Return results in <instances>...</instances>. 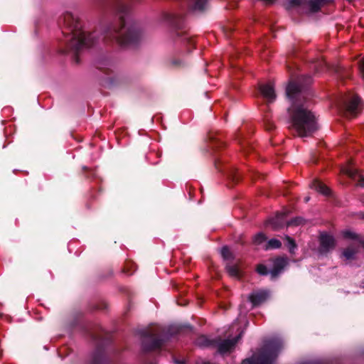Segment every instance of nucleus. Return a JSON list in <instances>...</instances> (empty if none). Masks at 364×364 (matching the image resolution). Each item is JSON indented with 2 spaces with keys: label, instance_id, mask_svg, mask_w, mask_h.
I'll return each mask as SVG.
<instances>
[{
  "label": "nucleus",
  "instance_id": "1",
  "mask_svg": "<svg viewBox=\"0 0 364 364\" xmlns=\"http://www.w3.org/2000/svg\"><path fill=\"white\" fill-rule=\"evenodd\" d=\"M311 82L309 76L291 80L286 87V95L291 102L288 108L290 129L301 137L309 136L317 129V119L306 101V85Z\"/></svg>",
  "mask_w": 364,
  "mask_h": 364
},
{
  "label": "nucleus",
  "instance_id": "2",
  "mask_svg": "<svg viewBox=\"0 0 364 364\" xmlns=\"http://www.w3.org/2000/svg\"><path fill=\"white\" fill-rule=\"evenodd\" d=\"M113 11L119 17V23L109 26L105 31L104 38L114 41L119 46L129 48L136 45L141 33L137 25L129 18L130 5L127 0H114Z\"/></svg>",
  "mask_w": 364,
  "mask_h": 364
},
{
  "label": "nucleus",
  "instance_id": "3",
  "mask_svg": "<svg viewBox=\"0 0 364 364\" xmlns=\"http://www.w3.org/2000/svg\"><path fill=\"white\" fill-rule=\"evenodd\" d=\"M63 24L62 33L65 36L64 43L67 48L77 53L85 48L93 44V34L87 33L82 29L78 16L70 12H66L60 19Z\"/></svg>",
  "mask_w": 364,
  "mask_h": 364
},
{
  "label": "nucleus",
  "instance_id": "4",
  "mask_svg": "<svg viewBox=\"0 0 364 364\" xmlns=\"http://www.w3.org/2000/svg\"><path fill=\"white\" fill-rule=\"evenodd\" d=\"M283 348V341L275 337L265 341L263 346L252 356L242 360V364H274L279 351Z\"/></svg>",
  "mask_w": 364,
  "mask_h": 364
},
{
  "label": "nucleus",
  "instance_id": "5",
  "mask_svg": "<svg viewBox=\"0 0 364 364\" xmlns=\"http://www.w3.org/2000/svg\"><path fill=\"white\" fill-rule=\"evenodd\" d=\"M339 103L351 114H356L362 107L360 98L351 92L343 95Z\"/></svg>",
  "mask_w": 364,
  "mask_h": 364
},
{
  "label": "nucleus",
  "instance_id": "6",
  "mask_svg": "<svg viewBox=\"0 0 364 364\" xmlns=\"http://www.w3.org/2000/svg\"><path fill=\"white\" fill-rule=\"evenodd\" d=\"M141 335L142 336V346L146 350L161 347L165 341L164 338L156 336L155 333L148 329L142 330Z\"/></svg>",
  "mask_w": 364,
  "mask_h": 364
},
{
  "label": "nucleus",
  "instance_id": "7",
  "mask_svg": "<svg viewBox=\"0 0 364 364\" xmlns=\"http://www.w3.org/2000/svg\"><path fill=\"white\" fill-rule=\"evenodd\" d=\"M287 264V259L286 258L279 257L274 261L273 268L271 270L269 271L264 264H259L257 267V272L259 274L263 276L270 274L272 279H274L282 272Z\"/></svg>",
  "mask_w": 364,
  "mask_h": 364
},
{
  "label": "nucleus",
  "instance_id": "8",
  "mask_svg": "<svg viewBox=\"0 0 364 364\" xmlns=\"http://www.w3.org/2000/svg\"><path fill=\"white\" fill-rule=\"evenodd\" d=\"M336 247V240L333 236L327 232H321L319 236V247L318 252L321 255H326Z\"/></svg>",
  "mask_w": 364,
  "mask_h": 364
},
{
  "label": "nucleus",
  "instance_id": "9",
  "mask_svg": "<svg viewBox=\"0 0 364 364\" xmlns=\"http://www.w3.org/2000/svg\"><path fill=\"white\" fill-rule=\"evenodd\" d=\"M270 296V291L267 289H259L252 291L248 299L253 306H258L266 301Z\"/></svg>",
  "mask_w": 364,
  "mask_h": 364
},
{
  "label": "nucleus",
  "instance_id": "10",
  "mask_svg": "<svg viewBox=\"0 0 364 364\" xmlns=\"http://www.w3.org/2000/svg\"><path fill=\"white\" fill-rule=\"evenodd\" d=\"M241 338V333L233 338H227L223 341H219L216 343L218 352L220 354H224L231 351L235 346L236 343Z\"/></svg>",
  "mask_w": 364,
  "mask_h": 364
},
{
  "label": "nucleus",
  "instance_id": "11",
  "mask_svg": "<svg viewBox=\"0 0 364 364\" xmlns=\"http://www.w3.org/2000/svg\"><path fill=\"white\" fill-rule=\"evenodd\" d=\"M259 90L262 95L268 102L271 103L275 100L276 94L274 85L271 82L262 85Z\"/></svg>",
  "mask_w": 364,
  "mask_h": 364
},
{
  "label": "nucleus",
  "instance_id": "12",
  "mask_svg": "<svg viewBox=\"0 0 364 364\" xmlns=\"http://www.w3.org/2000/svg\"><path fill=\"white\" fill-rule=\"evenodd\" d=\"M342 171L344 174H346L349 177L352 178H358V185L360 187L364 188V178L359 175L357 172V170L352 166H348L346 168H343L342 169Z\"/></svg>",
  "mask_w": 364,
  "mask_h": 364
},
{
  "label": "nucleus",
  "instance_id": "13",
  "mask_svg": "<svg viewBox=\"0 0 364 364\" xmlns=\"http://www.w3.org/2000/svg\"><path fill=\"white\" fill-rule=\"evenodd\" d=\"M178 16L177 15L168 13L167 11H163L160 16V21L161 22L173 26H178Z\"/></svg>",
  "mask_w": 364,
  "mask_h": 364
},
{
  "label": "nucleus",
  "instance_id": "14",
  "mask_svg": "<svg viewBox=\"0 0 364 364\" xmlns=\"http://www.w3.org/2000/svg\"><path fill=\"white\" fill-rule=\"evenodd\" d=\"M267 223L273 230H279L284 224V216L283 214H278L275 218L269 219Z\"/></svg>",
  "mask_w": 364,
  "mask_h": 364
},
{
  "label": "nucleus",
  "instance_id": "15",
  "mask_svg": "<svg viewBox=\"0 0 364 364\" xmlns=\"http://www.w3.org/2000/svg\"><path fill=\"white\" fill-rule=\"evenodd\" d=\"M311 188L323 196H329L330 190L322 182L315 180L311 183Z\"/></svg>",
  "mask_w": 364,
  "mask_h": 364
},
{
  "label": "nucleus",
  "instance_id": "16",
  "mask_svg": "<svg viewBox=\"0 0 364 364\" xmlns=\"http://www.w3.org/2000/svg\"><path fill=\"white\" fill-rule=\"evenodd\" d=\"M332 0H309L306 1V5H308L309 11L312 13L318 11L320 8L326 3Z\"/></svg>",
  "mask_w": 364,
  "mask_h": 364
},
{
  "label": "nucleus",
  "instance_id": "17",
  "mask_svg": "<svg viewBox=\"0 0 364 364\" xmlns=\"http://www.w3.org/2000/svg\"><path fill=\"white\" fill-rule=\"evenodd\" d=\"M358 251V246L355 245H351L343 251L342 257L346 260H353L355 259Z\"/></svg>",
  "mask_w": 364,
  "mask_h": 364
},
{
  "label": "nucleus",
  "instance_id": "18",
  "mask_svg": "<svg viewBox=\"0 0 364 364\" xmlns=\"http://www.w3.org/2000/svg\"><path fill=\"white\" fill-rule=\"evenodd\" d=\"M208 0H188L189 7L194 11H203L205 9Z\"/></svg>",
  "mask_w": 364,
  "mask_h": 364
},
{
  "label": "nucleus",
  "instance_id": "19",
  "mask_svg": "<svg viewBox=\"0 0 364 364\" xmlns=\"http://www.w3.org/2000/svg\"><path fill=\"white\" fill-rule=\"evenodd\" d=\"M282 246V242L275 238L270 239L263 246V248L266 250L278 249Z\"/></svg>",
  "mask_w": 364,
  "mask_h": 364
},
{
  "label": "nucleus",
  "instance_id": "20",
  "mask_svg": "<svg viewBox=\"0 0 364 364\" xmlns=\"http://www.w3.org/2000/svg\"><path fill=\"white\" fill-rule=\"evenodd\" d=\"M226 269L228 274L233 277L238 278L240 277V269L235 264L228 263Z\"/></svg>",
  "mask_w": 364,
  "mask_h": 364
},
{
  "label": "nucleus",
  "instance_id": "21",
  "mask_svg": "<svg viewBox=\"0 0 364 364\" xmlns=\"http://www.w3.org/2000/svg\"><path fill=\"white\" fill-rule=\"evenodd\" d=\"M196 345L200 347H208L213 345V341H210L209 338H208L205 336H199L196 341Z\"/></svg>",
  "mask_w": 364,
  "mask_h": 364
},
{
  "label": "nucleus",
  "instance_id": "22",
  "mask_svg": "<svg viewBox=\"0 0 364 364\" xmlns=\"http://www.w3.org/2000/svg\"><path fill=\"white\" fill-rule=\"evenodd\" d=\"M181 42L184 46H187V50L188 52L191 51V48H193L194 46L193 41L187 34H185L181 37Z\"/></svg>",
  "mask_w": 364,
  "mask_h": 364
},
{
  "label": "nucleus",
  "instance_id": "23",
  "mask_svg": "<svg viewBox=\"0 0 364 364\" xmlns=\"http://www.w3.org/2000/svg\"><path fill=\"white\" fill-rule=\"evenodd\" d=\"M342 235L344 238L350 239V240H355L357 242H358V241L360 239V237L358 235H357L355 232H354L351 230H346L343 231Z\"/></svg>",
  "mask_w": 364,
  "mask_h": 364
},
{
  "label": "nucleus",
  "instance_id": "24",
  "mask_svg": "<svg viewBox=\"0 0 364 364\" xmlns=\"http://www.w3.org/2000/svg\"><path fill=\"white\" fill-rule=\"evenodd\" d=\"M306 0H288L287 8L293 9L300 6L306 5Z\"/></svg>",
  "mask_w": 364,
  "mask_h": 364
},
{
  "label": "nucleus",
  "instance_id": "25",
  "mask_svg": "<svg viewBox=\"0 0 364 364\" xmlns=\"http://www.w3.org/2000/svg\"><path fill=\"white\" fill-rule=\"evenodd\" d=\"M267 240V237L262 232H259L255 235L253 238V242L255 245H260Z\"/></svg>",
  "mask_w": 364,
  "mask_h": 364
},
{
  "label": "nucleus",
  "instance_id": "26",
  "mask_svg": "<svg viewBox=\"0 0 364 364\" xmlns=\"http://www.w3.org/2000/svg\"><path fill=\"white\" fill-rule=\"evenodd\" d=\"M105 360L104 355L102 352L100 350H97L94 355L92 358V362L94 364H100L102 363Z\"/></svg>",
  "mask_w": 364,
  "mask_h": 364
},
{
  "label": "nucleus",
  "instance_id": "27",
  "mask_svg": "<svg viewBox=\"0 0 364 364\" xmlns=\"http://www.w3.org/2000/svg\"><path fill=\"white\" fill-rule=\"evenodd\" d=\"M221 255L225 260H230L233 258L232 252L226 246L223 247L220 251Z\"/></svg>",
  "mask_w": 364,
  "mask_h": 364
},
{
  "label": "nucleus",
  "instance_id": "28",
  "mask_svg": "<svg viewBox=\"0 0 364 364\" xmlns=\"http://www.w3.org/2000/svg\"><path fill=\"white\" fill-rule=\"evenodd\" d=\"M285 238L287 241V246L289 252L291 253H293L295 248L296 247V245L294 240L293 239H291L290 237H289L288 235H286Z\"/></svg>",
  "mask_w": 364,
  "mask_h": 364
},
{
  "label": "nucleus",
  "instance_id": "29",
  "mask_svg": "<svg viewBox=\"0 0 364 364\" xmlns=\"http://www.w3.org/2000/svg\"><path fill=\"white\" fill-rule=\"evenodd\" d=\"M303 220H304L301 218H296L294 220L289 222L288 225H299L303 223Z\"/></svg>",
  "mask_w": 364,
  "mask_h": 364
},
{
  "label": "nucleus",
  "instance_id": "30",
  "mask_svg": "<svg viewBox=\"0 0 364 364\" xmlns=\"http://www.w3.org/2000/svg\"><path fill=\"white\" fill-rule=\"evenodd\" d=\"M326 63H324V62H318L315 65V69L316 70V72H320L323 69V67H326Z\"/></svg>",
  "mask_w": 364,
  "mask_h": 364
},
{
  "label": "nucleus",
  "instance_id": "31",
  "mask_svg": "<svg viewBox=\"0 0 364 364\" xmlns=\"http://www.w3.org/2000/svg\"><path fill=\"white\" fill-rule=\"evenodd\" d=\"M171 63L174 66H181V65L182 64V62L181 60H173L171 61Z\"/></svg>",
  "mask_w": 364,
  "mask_h": 364
},
{
  "label": "nucleus",
  "instance_id": "32",
  "mask_svg": "<svg viewBox=\"0 0 364 364\" xmlns=\"http://www.w3.org/2000/svg\"><path fill=\"white\" fill-rule=\"evenodd\" d=\"M360 68L361 73L363 74V76L364 77V58L361 60Z\"/></svg>",
  "mask_w": 364,
  "mask_h": 364
},
{
  "label": "nucleus",
  "instance_id": "33",
  "mask_svg": "<svg viewBox=\"0 0 364 364\" xmlns=\"http://www.w3.org/2000/svg\"><path fill=\"white\" fill-rule=\"evenodd\" d=\"M174 362L177 364H184V361L183 360H176L175 359L174 360Z\"/></svg>",
  "mask_w": 364,
  "mask_h": 364
},
{
  "label": "nucleus",
  "instance_id": "34",
  "mask_svg": "<svg viewBox=\"0 0 364 364\" xmlns=\"http://www.w3.org/2000/svg\"><path fill=\"white\" fill-rule=\"evenodd\" d=\"M358 243H359L360 245H362V247L364 248V240H362L360 238Z\"/></svg>",
  "mask_w": 364,
  "mask_h": 364
},
{
  "label": "nucleus",
  "instance_id": "35",
  "mask_svg": "<svg viewBox=\"0 0 364 364\" xmlns=\"http://www.w3.org/2000/svg\"><path fill=\"white\" fill-rule=\"evenodd\" d=\"M309 197H306L305 198V202H308L309 200Z\"/></svg>",
  "mask_w": 364,
  "mask_h": 364
},
{
  "label": "nucleus",
  "instance_id": "36",
  "mask_svg": "<svg viewBox=\"0 0 364 364\" xmlns=\"http://www.w3.org/2000/svg\"><path fill=\"white\" fill-rule=\"evenodd\" d=\"M304 364H315L314 363H304Z\"/></svg>",
  "mask_w": 364,
  "mask_h": 364
},
{
  "label": "nucleus",
  "instance_id": "37",
  "mask_svg": "<svg viewBox=\"0 0 364 364\" xmlns=\"http://www.w3.org/2000/svg\"><path fill=\"white\" fill-rule=\"evenodd\" d=\"M272 129V127H267V129Z\"/></svg>",
  "mask_w": 364,
  "mask_h": 364
},
{
  "label": "nucleus",
  "instance_id": "38",
  "mask_svg": "<svg viewBox=\"0 0 364 364\" xmlns=\"http://www.w3.org/2000/svg\"><path fill=\"white\" fill-rule=\"evenodd\" d=\"M363 218H364V215H363Z\"/></svg>",
  "mask_w": 364,
  "mask_h": 364
}]
</instances>
